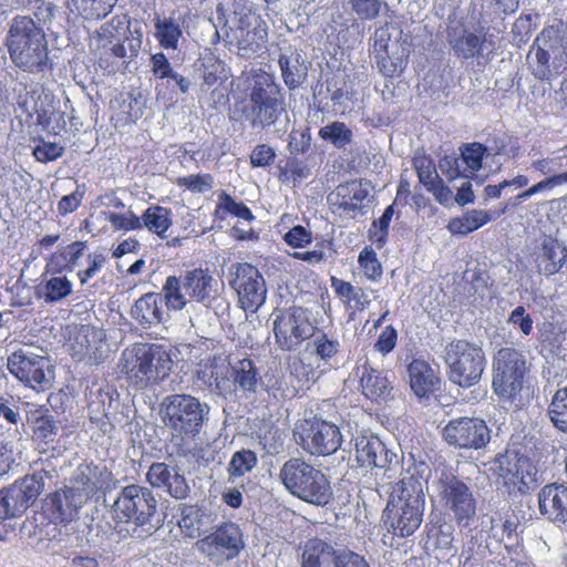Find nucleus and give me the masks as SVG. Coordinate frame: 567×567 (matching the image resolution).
<instances>
[{
	"instance_id": "obj_14",
	"label": "nucleus",
	"mask_w": 567,
	"mask_h": 567,
	"mask_svg": "<svg viewBox=\"0 0 567 567\" xmlns=\"http://www.w3.org/2000/svg\"><path fill=\"white\" fill-rule=\"evenodd\" d=\"M494 473L509 493L525 494L536 485L538 471L528 456L506 451L496 456Z\"/></svg>"
},
{
	"instance_id": "obj_33",
	"label": "nucleus",
	"mask_w": 567,
	"mask_h": 567,
	"mask_svg": "<svg viewBox=\"0 0 567 567\" xmlns=\"http://www.w3.org/2000/svg\"><path fill=\"white\" fill-rule=\"evenodd\" d=\"M177 526L185 538L199 539L207 528L209 515L198 505L181 504L178 506Z\"/></svg>"
},
{
	"instance_id": "obj_20",
	"label": "nucleus",
	"mask_w": 567,
	"mask_h": 567,
	"mask_svg": "<svg viewBox=\"0 0 567 567\" xmlns=\"http://www.w3.org/2000/svg\"><path fill=\"white\" fill-rule=\"evenodd\" d=\"M355 458L362 467L389 468L396 455L374 435H362L355 441Z\"/></svg>"
},
{
	"instance_id": "obj_13",
	"label": "nucleus",
	"mask_w": 567,
	"mask_h": 567,
	"mask_svg": "<svg viewBox=\"0 0 567 567\" xmlns=\"http://www.w3.org/2000/svg\"><path fill=\"white\" fill-rule=\"evenodd\" d=\"M228 284L236 292L239 307L256 312L266 301V280L259 269L249 262H236L228 268Z\"/></svg>"
},
{
	"instance_id": "obj_44",
	"label": "nucleus",
	"mask_w": 567,
	"mask_h": 567,
	"mask_svg": "<svg viewBox=\"0 0 567 567\" xmlns=\"http://www.w3.org/2000/svg\"><path fill=\"white\" fill-rule=\"evenodd\" d=\"M28 501L21 491L10 486L0 489V519H8L22 515L29 508Z\"/></svg>"
},
{
	"instance_id": "obj_61",
	"label": "nucleus",
	"mask_w": 567,
	"mask_h": 567,
	"mask_svg": "<svg viewBox=\"0 0 567 567\" xmlns=\"http://www.w3.org/2000/svg\"><path fill=\"white\" fill-rule=\"evenodd\" d=\"M567 183V172L554 174L551 176H548L538 183L532 185L529 188L525 189L524 192L519 193L515 196V203L514 205L518 204L519 202L527 199L538 193H542L547 189H551L556 186L563 185Z\"/></svg>"
},
{
	"instance_id": "obj_8",
	"label": "nucleus",
	"mask_w": 567,
	"mask_h": 567,
	"mask_svg": "<svg viewBox=\"0 0 567 567\" xmlns=\"http://www.w3.org/2000/svg\"><path fill=\"white\" fill-rule=\"evenodd\" d=\"M550 52L555 68L567 66V22L561 19L546 25L535 38L527 59L533 75L540 81H550Z\"/></svg>"
},
{
	"instance_id": "obj_57",
	"label": "nucleus",
	"mask_w": 567,
	"mask_h": 567,
	"mask_svg": "<svg viewBox=\"0 0 567 567\" xmlns=\"http://www.w3.org/2000/svg\"><path fill=\"white\" fill-rule=\"evenodd\" d=\"M358 262L360 268L363 270L364 276L377 282L381 279L383 269L382 265L377 257V252L371 246H365L359 254Z\"/></svg>"
},
{
	"instance_id": "obj_40",
	"label": "nucleus",
	"mask_w": 567,
	"mask_h": 567,
	"mask_svg": "<svg viewBox=\"0 0 567 567\" xmlns=\"http://www.w3.org/2000/svg\"><path fill=\"white\" fill-rule=\"evenodd\" d=\"M31 430L33 442L42 451L52 446L59 434V425L48 411L31 420Z\"/></svg>"
},
{
	"instance_id": "obj_7",
	"label": "nucleus",
	"mask_w": 567,
	"mask_h": 567,
	"mask_svg": "<svg viewBox=\"0 0 567 567\" xmlns=\"http://www.w3.org/2000/svg\"><path fill=\"white\" fill-rule=\"evenodd\" d=\"M523 357H494L492 389L503 402L517 409L527 406L535 396V388L526 378Z\"/></svg>"
},
{
	"instance_id": "obj_36",
	"label": "nucleus",
	"mask_w": 567,
	"mask_h": 567,
	"mask_svg": "<svg viewBox=\"0 0 567 567\" xmlns=\"http://www.w3.org/2000/svg\"><path fill=\"white\" fill-rule=\"evenodd\" d=\"M331 287L346 309L352 311L351 319L357 311H363L370 306L371 300L361 287H355L351 282L337 277L331 278Z\"/></svg>"
},
{
	"instance_id": "obj_42",
	"label": "nucleus",
	"mask_w": 567,
	"mask_h": 567,
	"mask_svg": "<svg viewBox=\"0 0 567 567\" xmlns=\"http://www.w3.org/2000/svg\"><path fill=\"white\" fill-rule=\"evenodd\" d=\"M155 38L161 48L165 50H176L181 38L183 37V30L179 22L173 18H161L158 16L154 19Z\"/></svg>"
},
{
	"instance_id": "obj_51",
	"label": "nucleus",
	"mask_w": 567,
	"mask_h": 567,
	"mask_svg": "<svg viewBox=\"0 0 567 567\" xmlns=\"http://www.w3.org/2000/svg\"><path fill=\"white\" fill-rule=\"evenodd\" d=\"M146 102L141 93L121 94L118 109L125 123H135L144 114Z\"/></svg>"
},
{
	"instance_id": "obj_58",
	"label": "nucleus",
	"mask_w": 567,
	"mask_h": 567,
	"mask_svg": "<svg viewBox=\"0 0 567 567\" xmlns=\"http://www.w3.org/2000/svg\"><path fill=\"white\" fill-rule=\"evenodd\" d=\"M203 79L208 87L224 83L228 79L226 64L216 56L206 58L203 63Z\"/></svg>"
},
{
	"instance_id": "obj_25",
	"label": "nucleus",
	"mask_w": 567,
	"mask_h": 567,
	"mask_svg": "<svg viewBox=\"0 0 567 567\" xmlns=\"http://www.w3.org/2000/svg\"><path fill=\"white\" fill-rule=\"evenodd\" d=\"M82 505V494L73 487H65L51 493L45 506L51 517L60 523L71 522Z\"/></svg>"
},
{
	"instance_id": "obj_37",
	"label": "nucleus",
	"mask_w": 567,
	"mask_h": 567,
	"mask_svg": "<svg viewBox=\"0 0 567 567\" xmlns=\"http://www.w3.org/2000/svg\"><path fill=\"white\" fill-rule=\"evenodd\" d=\"M42 281L37 287V293L40 299L48 303L59 302L72 293V282L62 275L42 274Z\"/></svg>"
},
{
	"instance_id": "obj_18",
	"label": "nucleus",
	"mask_w": 567,
	"mask_h": 567,
	"mask_svg": "<svg viewBox=\"0 0 567 567\" xmlns=\"http://www.w3.org/2000/svg\"><path fill=\"white\" fill-rule=\"evenodd\" d=\"M8 369L21 382L41 390L48 388L53 374L49 357H8Z\"/></svg>"
},
{
	"instance_id": "obj_56",
	"label": "nucleus",
	"mask_w": 567,
	"mask_h": 567,
	"mask_svg": "<svg viewBox=\"0 0 567 567\" xmlns=\"http://www.w3.org/2000/svg\"><path fill=\"white\" fill-rule=\"evenodd\" d=\"M485 42V35L481 38L475 33L468 32L455 40L453 49L460 56L470 59L478 56L482 53Z\"/></svg>"
},
{
	"instance_id": "obj_34",
	"label": "nucleus",
	"mask_w": 567,
	"mask_h": 567,
	"mask_svg": "<svg viewBox=\"0 0 567 567\" xmlns=\"http://www.w3.org/2000/svg\"><path fill=\"white\" fill-rule=\"evenodd\" d=\"M537 267L549 277L558 274L567 261V248L556 238H546L537 255Z\"/></svg>"
},
{
	"instance_id": "obj_12",
	"label": "nucleus",
	"mask_w": 567,
	"mask_h": 567,
	"mask_svg": "<svg viewBox=\"0 0 567 567\" xmlns=\"http://www.w3.org/2000/svg\"><path fill=\"white\" fill-rule=\"evenodd\" d=\"M437 489L444 507L452 513L458 527H468L476 517L477 503L467 484L450 472L437 480Z\"/></svg>"
},
{
	"instance_id": "obj_50",
	"label": "nucleus",
	"mask_w": 567,
	"mask_h": 567,
	"mask_svg": "<svg viewBox=\"0 0 567 567\" xmlns=\"http://www.w3.org/2000/svg\"><path fill=\"white\" fill-rule=\"evenodd\" d=\"M258 463L257 455L251 450H240L233 454L228 466L227 473L230 478H238L251 472Z\"/></svg>"
},
{
	"instance_id": "obj_29",
	"label": "nucleus",
	"mask_w": 567,
	"mask_h": 567,
	"mask_svg": "<svg viewBox=\"0 0 567 567\" xmlns=\"http://www.w3.org/2000/svg\"><path fill=\"white\" fill-rule=\"evenodd\" d=\"M450 380L463 388L475 384L484 370V357H447Z\"/></svg>"
},
{
	"instance_id": "obj_17",
	"label": "nucleus",
	"mask_w": 567,
	"mask_h": 567,
	"mask_svg": "<svg viewBox=\"0 0 567 567\" xmlns=\"http://www.w3.org/2000/svg\"><path fill=\"white\" fill-rule=\"evenodd\" d=\"M241 1L240 10L235 11L238 47L246 51L257 52L268 41V24L247 0Z\"/></svg>"
},
{
	"instance_id": "obj_23",
	"label": "nucleus",
	"mask_w": 567,
	"mask_h": 567,
	"mask_svg": "<svg viewBox=\"0 0 567 567\" xmlns=\"http://www.w3.org/2000/svg\"><path fill=\"white\" fill-rule=\"evenodd\" d=\"M360 388L362 394L372 402H386L393 396V385L388 373L370 365L367 360L361 365Z\"/></svg>"
},
{
	"instance_id": "obj_54",
	"label": "nucleus",
	"mask_w": 567,
	"mask_h": 567,
	"mask_svg": "<svg viewBox=\"0 0 567 567\" xmlns=\"http://www.w3.org/2000/svg\"><path fill=\"white\" fill-rule=\"evenodd\" d=\"M37 123L43 131L53 136L60 135L66 127L64 112L54 107L38 111Z\"/></svg>"
},
{
	"instance_id": "obj_15",
	"label": "nucleus",
	"mask_w": 567,
	"mask_h": 567,
	"mask_svg": "<svg viewBox=\"0 0 567 567\" xmlns=\"http://www.w3.org/2000/svg\"><path fill=\"white\" fill-rule=\"evenodd\" d=\"M491 429L480 417L458 416L451 419L442 429L443 441L455 450L478 451L489 443Z\"/></svg>"
},
{
	"instance_id": "obj_47",
	"label": "nucleus",
	"mask_w": 567,
	"mask_h": 567,
	"mask_svg": "<svg viewBox=\"0 0 567 567\" xmlns=\"http://www.w3.org/2000/svg\"><path fill=\"white\" fill-rule=\"evenodd\" d=\"M265 390L272 393L275 396L280 394L287 396L292 394L291 386L287 377L282 373L281 369L277 367L276 362L269 365L268 370L260 377Z\"/></svg>"
},
{
	"instance_id": "obj_4",
	"label": "nucleus",
	"mask_w": 567,
	"mask_h": 567,
	"mask_svg": "<svg viewBox=\"0 0 567 567\" xmlns=\"http://www.w3.org/2000/svg\"><path fill=\"white\" fill-rule=\"evenodd\" d=\"M276 342L281 350L291 351L305 340L307 351L313 354H337L338 339L313 326L300 309H293L278 316L274 322Z\"/></svg>"
},
{
	"instance_id": "obj_32",
	"label": "nucleus",
	"mask_w": 567,
	"mask_h": 567,
	"mask_svg": "<svg viewBox=\"0 0 567 567\" xmlns=\"http://www.w3.org/2000/svg\"><path fill=\"white\" fill-rule=\"evenodd\" d=\"M229 367L230 363L221 362L220 357H208L198 362L196 379L212 391H226L229 388Z\"/></svg>"
},
{
	"instance_id": "obj_19",
	"label": "nucleus",
	"mask_w": 567,
	"mask_h": 567,
	"mask_svg": "<svg viewBox=\"0 0 567 567\" xmlns=\"http://www.w3.org/2000/svg\"><path fill=\"white\" fill-rule=\"evenodd\" d=\"M113 481L112 472L105 465L81 463L72 477L76 489L87 496H94L110 487Z\"/></svg>"
},
{
	"instance_id": "obj_41",
	"label": "nucleus",
	"mask_w": 567,
	"mask_h": 567,
	"mask_svg": "<svg viewBox=\"0 0 567 567\" xmlns=\"http://www.w3.org/2000/svg\"><path fill=\"white\" fill-rule=\"evenodd\" d=\"M334 196V206L346 213H350L361 207L368 196V190L362 187L360 182L351 181L339 185Z\"/></svg>"
},
{
	"instance_id": "obj_55",
	"label": "nucleus",
	"mask_w": 567,
	"mask_h": 567,
	"mask_svg": "<svg viewBox=\"0 0 567 567\" xmlns=\"http://www.w3.org/2000/svg\"><path fill=\"white\" fill-rule=\"evenodd\" d=\"M220 212L233 215L237 218L251 221L255 216L251 209L243 202H236L229 194L221 192L216 205L215 214L218 215Z\"/></svg>"
},
{
	"instance_id": "obj_43",
	"label": "nucleus",
	"mask_w": 567,
	"mask_h": 567,
	"mask_svg": "<svg viewBox=\"0 0 567 567\" xmlns=\"http://www.w3.org/2000/svg\"><path fill=\"white\" fill-rule=\"evenodd\" d=\"M234 383L243 391L256 392L260 375L249 357H244L231 367Z\"/></svg>"
},
{
	"instance_id": "obj_62",
	"label": "nucleus",
	"mask_w": 567,
	"mask_h": 567,
	"mask_svg": "<svg viewBox=\"0 0 567 567\" xmlns=\"http://www.w3.org/2000/svg\"><path fill=\"white\" fill-rule=\"evenodd\" d=\"M486 152L487 147L478 142L464 145L461 151V157L471 174H475L482 168L483 158Z\"/></svg>"
},
{
	"instance_id": "obj_2",
	"label": "nucleus",
	"mask_w": 567,
	"mask_h": 567,
	"mask_svg": "<svg viewBox=\"0 0 567 567\" xmlns=\"http://www.w3.org/2000/svg\"><path fill=\"white\" fill-rule=\"evenodd\" d=\"M241 115L251 127L267 128L277 123L286 110L285 92L274 74L251 70L244 79Z\"/></svg>"
},
{
	"instance_id": "obj_31",
	"label": "nucleus",
	"mask_w": 567,
	"mask_h": 567,
	"mask_svg": "<svg viewBox=\"0 0 567 567\" xmlns=\"http://www.w3.org/2000/svg\"><path fill=\"white\" fill-rule=\"evenodd\" d=\"M130 315L143 328L162 323L164 316L162 293H144L134 302Z\"/></svg>"
},
{
	"instance_id": "obj_39",
	"label": "nucleus",
	"mask_w": 567,
	"mask_h": 567,
	"mask_svg": "<svg viewBox=\"0 0 567 567\" xmlns=\"http://www.w3.org/2000/svg\"><path fill=\"white\" fill-rule=\"evenodd\" d=\"M117 0H66L70 12L84 20H102L107 17Z\"/></svg>"
},
{
	"instance_id": "obj_48",
	"label": "nucleus",
	"mask_w": 567,
	"mask_h": 567,
	"mask_svg": "<svg viewBox=\"0 0 567 567\" xmlns=\"http://www.w3.org/2000/svg\"><path fill=\"white\" fill-rule=\"evenodd\" d=\"M50 477V473L45 470L33 472L31 475H25L20 484H14V488L21 491V495L28 501L31 506L39 495L42 493L44 487V480Z\"/></svg>"
},
{
	"instance_id": "obj_16",
	"label": "nucleus",
	"mask_w": 567,
	"mask_h": 567,
	"mask_svg": "<svg viewBox=\"0 0 567 567\" xmlns=\"http://www.w3.org/2000/svg\"><path fill=\"white\" fill-rule=\"evenodd\" d=\"M172 364V357H123L118 365L132 386L144 390L167 378Z\"/></svg>"
},
{
	"instance_id": "obj_35",
	"label": "nucleus",
	"mask_w": 567,
	"mask_h": 567,
	"mask_svg": "<svg viewBox=\"0 0 567 567\" xmlns=\"http://www.w3.org/2000/svg\"><path fill=\"white\" fill-rule=\"evenodd\" d=\"M141 229L156 235L159 239L167 238V231L173 226L172 209L158 204L150 205L140 216Z\"/></svg>"
},
{
	"instance_id": "obj_46",
	"label": "nucleus",
	"mask_w": 567,
	"mask_h": 567,
	"mask_svg": "<svg viewBox=\"0 0 567 567\" xmlns=\"http://www.w3.org/2000/svg\"><path fill=\"white\" fill-rule=\"evenodd\" d=\"M553 425L567 433V386L559 388L551 398L547 410Z\"/></svg>"
},
{
	"instance_id": "obj_1",
	"label": "nucleus",
	"mask_w": 567,
	"mask_h": 567,
	"mask_svg": "<svg viewBox=\"0 0 567 567\" xmlns=\"http://www.w3.org/2000/svg\"><path fill=\"white\" fill-rule=\"evenodd\" d=\"M431 476L425 462L413 461L396 483L383 512L389 533L408 538L421 526L425 511L423 485Z\"/></svg>"
},
{
	"instance_id": "obj_59",
	"label": "nucleus",
	"mask_w": 567,
	"mask_h": 567,
	"mask_svg": "<svg viewBox=\"0 0 567 567\" xmlns=\"http://www.w3.org/2000/svg\"><path fill=\"white\" fill-rule=\"evenodd\" d=\"M352 11L361 20H375L383 10H389L384 0H349Z\"/></svg>"
},
{
	"instance_id": "obj_64",
	"label": "nucleus",
	"mask_w": 567,
	"mask_h": 567,
	"mask_svg": "<svg viewBox=\"0 0 567 567\" xmlns=\"http://www.w3.org/2000/svg\"><path fill=\"white\" fill-rule=\"evenodd\" d=\"M176 185L192 193H205L213 188L214 177L210 174H192L178 177Z\"/></svg>"
},
{
	"instance_id": "obj_60",
	"label": "nucleus",
	"mask_w": 567,
	"mask_h": 567,
	"mask_svg": "<svg viewBox=\"0 0 567 567\" xmlns=\"http://www.w3.org/2000/svg\"><path fill=\"white\" fill-rule=\"evenodd\" d=\"M377 66L385 78L400 76L408 65V55L391 58L389 52L375 55Z\"/></svg>"
},
{
	"instance_id": "obj_5",
	"label": "nucleus",
	"mask_w": 567,
	"mask_h": 567,
	"mask_svg": "<svg viewBox=\"0 0 567 567\" xmlns=\"http://www.w3.org/2000/svg\"><path fill=\"white\" fill-rule=\"evenodd\" d=\"M162 420L169 430L171 442L185 450L198 439L207 412L199 400L189 394H172L162 403Z\"/></svg>"
},
{
	"instance_id": "obj_22",
	"label": "nucleus",
	"mask_w": 567,
	"mask_h": 567,
	"mask_svg": "<svg viewBox=\"0 0 567 567\" xmlns=\"http://www.w3.org/2000/svg\"><path fill=\"white\" fill-rule=\"evenodd\" d=\"M540 513L553 523L567 522V484H546L538 493Z\"/></svg>"
},
{
	"instance_id": "obj_63",
	"label": "nucleus",
	"mask_w": 567,
	"mask_h": 567,
	"mask_svg": "<svg viewBox=\"0 0 567 567\" xmlns=\"http://www.w3.org/2000/svg\"><path fill=\"white\" fill-rule=\"evenodd\" d=\"M105 219L112 225L114 230H141L140 216L132 209L125 213L109 212L105 214Z\"/></svg>"
},
{
	"instance_id": "obj_6",
	"label": "nucleus",
	"mask_w": 567,
	"mask_h": 567,
	"mask_svg": "<svg viewBox=\"0 0 567 567\" xmlns=\"http://www.w3.org/2000/svg\"><path fill=\"white\" fill-rule=\"evenodd\" d=\"M279 478L295 497L316 506H326L333 496L328 476L302 457H291L284 463Z\"/></svg>"
},
{
	"instance_id": "obj_53",
	"label": "nucleus",
	"mask_w": 567,
	"mask_h": 567,
	"mask_svg": "<svg viewBox=\"0 0 567 567\" xmlns=\"http://www.w3.org/2000/svg\"><path fill=\"white\" fill-rule=\"evenodd\" d=\"M321 140L330 142L337 148H343L352 142V131L343 122H332L318 132Z\"/></svg>"
},
{
	"instance_id": "obj_24",
	"label": "nucleus",
	"mask_w": 567,
	"mask_h": 567,
	"mask_svg": "<svg viewBox=\"0 0 567 567\" xmlns=\"http://www.w3.org/2000/svg\"><path fill=\"white\" fill-rule=\"evenodd\" d=\"M86 249V240H74L68 245L60 246L47 258L44 276L72 272Z\"/></svg>"
},
{
	"instance_id": "obj_45",
	"label": "nucleus",
	"mask_w": 567,
	"mask_h": 567,
	"mask_svg": "<svg viewBox=\"0 0 567 567\" xmlns=\"http://www.w3.org/2000/svg\"><path fill=\"white\" fill-rule=\"evenodd\" d=\"M289 383L292 394L302 388L310 380L317 378V371L310 362H305L302 357H289Z\"/></svg>"
},
{
	"instance_id": "obj_52",
	"label": "nucleus",
	"mask_w": 567,
	"mask_h": 567,
	"mask_svg": "<svg viewBox=\"0 0 567 567\" xmlns=\"http://www.w3.org/2000/svg\"><path fill=\"white\" fill-rule=\"evenodd\" d=\"M109 260V256L103 250H94L86 255V266L76 271V278L81 287H86L89 282L97 276Z\"/></svg>"
},
{
	"instance_id": "obj_21",
	"label": "nucleus",
	"mask_w": 567,
	"mask_h": 567,
	"mask_svg": "<svg viewBox=\"0 0 567 567\" xmlns=\"http://www.w3.org/2000/svg\"><path fill=\"white\" fill-rule=\"evenodd\" d=\"M413 167L416 171L419 182L434 196L436 202L442 205L451 202L452 190L437 174L436 166L430 156H415Z\"/></svg>"
},
{
	"instance_id": "obj_27",
	"label": "nucleus",
	"mask_w": 567,
	"mask_h": 567,
	"mask_svg": "<svg viewBox=\"0 0 567 567\" xmlns=\"http://www.w3.org/2000/svg\"><path fill=\"white\" fill-rule=\"evenodd\" d=\"M341 554L323 539L309 538L301 547L300 567H337Z\"/></svg>"
},
{
	"instance_id": "obj_30",
	"label": "nucleus",
	"mask_w": 567,
	"mask_h": 567,
	"mask_svg": "<svg viewBox=\"0 0 567 567\" xmlns=\"http://www.w3.org/2000/svg\"><path fill=\"white\" fill-rule=\"evenodd\" d=\"M507 208V205H503L499 209L495 210H467L462 216L451 218L446 228L453 235L466 236L504 215Z\"/></svg>"
},
{
	"instance_id": "obj_11",
	"label": "nucleus",
	"mask_w": 567,
	"mask_h": 567,
	"mask_svg": "<svg viewBox=\"0 0 567 567\" xmlns=\"http://www.w3.org/2000/svg\"><path fill=\"white\" fill-rule=\"evenodd\" d=\"M195 548L209 561L223 565L239 556L245 548L244 534L233 522H223L195 543Z\"/></svg>"
},
{
	"instance_id": "obj_38",
	"label": "nucleus",
	"mask_w": 567,
	"mask_h": 567,
	"mask_svg": "<svg viewBox=\"0 0 567 567\" xmlns=\"http://www.w3.org/2000/svg\"><path fill=\"white\" fill-rule=\"evenodd\" d=\"M127 52L124 43L117 40L102 39V44L97 49V64L109 73H115L121 66L126 64Z\"/></svg>"
},
{
	"instance_id": "obj_10",
	"label": "nucleus",
	"mask_w": 567,
	"mask_h": 567,
	"mask_svg": "<svg viewBox=\"0 0 567 567\" xmlns=\"http://www.w3.org/2000/svg\"><path fill=\"white\" fill-rule=\"evenodd\" d=\"M303 451L315 456H330L342 445L340 427L318 416L302 420L293 432Z\"/></svg>"
},
{
	"instance_id": "obj_28",
	"label": "nucleus",
	"mask_w": 567,
	"mask_h": 567,
	"mask_svg": "<svg viewBox=\"0 0 567 567\" xmlns=\"http://www.w3.org/2000/svg\"><path fill=\"white\" fill-rule=\"evenodd\" d=\"M216 285L208 269L195 268L183 276V289L189 301L209 305L216 292Z\"/></svg>"
},
{
	"instance_id": "obj_3",
	"label": "nucleus",
	"mask_w": 567,
	"mask_h": 567,
	"mask_svg": "<svg viewBox=\"0 0 567 567\" xmlns=\"http://www.w3.org/2000/svg\"><path fill=\"white\" fill-rule=\"evenodd\" d=\"M4 45L12 63L22 71L42 73L53 69L47 35L30 16L12 18Z\"/></svg>"
},
{
	"instance_id": "obj_9",
	"label": "nucleus",
	"mask_w": 567,
	"mask_h": 567,
	"mask_svg": "<svg viewBox=\"0 0 567 567\" xmlns=\"http://www.w3.org/2000/svg\"><path fill=\"white\" fill-rule=\"evenodd\" d=\"M157 498L153 491L140 484L121 488L113 505L112 515L116 523L143 527L150 524L157 513Z\"/></svg>"
},
{
	"instance_id": "obj_49",
	"label": "nucleus",
	"mask_w": 567,
	"mask_h": 567,
	"mask_svg": "<svg viewBox=\"0 0 567 567\" xmlns=\"http://www.w3.org/2000/svg\"><path fill=\"white\" fill-rule=\"evenodd\" d=\"M183 276H168L163 286V302L173 310H182L187 305L186 295L183 293Z\"/></svg>"
},
{
	"instance_id": "obj_26",
	"label": "nucleus",
	"mask_w": 567,
	"mask_h": 567,
	"mask_svg": "<svg viewBox=\"0 0 567 567\" xmlns=\"http://www.w3.org/2000/svg\"><path fill=\"white\" fill-rule=\"evenodd\" d=\"M410 386L420 399H429L441 389V378L424 360L414 359L408 365Z\"/></svg>"
}]
</instances>
